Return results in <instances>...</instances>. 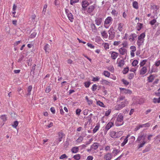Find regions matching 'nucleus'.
<instances>
[{
    "instance_id": "obj_29",
    "label": "nucleus",
    "mask_w": 160,
    "mask_h": 160,
    "mask_svg": "<svg viewBox=\"0 0 160 160\" xmlns=\"http://www.w3.org/2000/svg\"><path fill=\"white\" fill-rule=\"evenodd\" d=\"M118 29L120 32L122 31V27L123 24L122 23H119L118 25Z\"/></svg>"
},
{
    "instance_id": "obj_37",
    "label": "nucleus",
    "mask_w": 160,
    "mask_h": 160,
    "mask_svg": "<svg viewBox=\"0 0 160 160\" xmlns=\"http://www.w3.org/2000/svg\"><path fill=\"white\" fill-rule=\"evenodd\" d=\"M133 6L134 8L138 9V2L136 1H134L133 2Z\"/></svg>"
},
{
    "instance_id": "obj_57",
    "label": "nucleus",
    "mask_w": 160,
    "mask_h": 160,
    "mask_svg": "<svg viewBox=\"0 0 160 160\" xmlns=\"http://www.w3.org/2000/svg\"><path fill=\"white\" fill-rule=\"evenodd\" d=\"M81 110L80 109H77L76 110V114L77 115H79L80 114V112H81Z\"/></svg>"
},
{
    "instance_id": "obj_47",
    "label": "nucleus",
    "mask_w": 160,
    "mask_h": 160,
    "mask_svg": "<svg viewBox=\"0 0 160 160\" xmlns=\"http://www.w3.org/2000/svg\"><path fill=\"white\" fill-rule=\"evenodd\" d=\"M134 77V74L133 73H129L128 75V78L130 79H131Z\"/></svg>"
},
{
    "instance_id": "obj_6",
    "label": "nucleus",
    "mask_w": 160,
    "mask_h": 160,
    "mask_svg": "<svg viewBox=\"0 0 160 160\" xmlns=\"http://www.w3.org/2000/svg\"><path fill=\"white\" fill-rule=\"evenodd\" d=\"M119 51L120 54L122 55H124L127 53V50L123 47H122L119 48Z\"/></svg>"
},
{
    "instance_id": "obj_28",
    "label": "nucleus",
    "mask_w": 160,
    "mask_h": 160,
    "mask_svg": "<svg viewBox=\"0 0 160 160\" xmlns=\"http://www.w3.org/2000/svg\"><path fill=\"white\" fill-rule=\"evenodd\" d=\"M62 141V139H61V138H58L56 139L55 140V141L53 143V144L54 145H55L56 144H58L59 142H61Z\"/></svg>"
},
{
    "instance_id": "obj_45",
    "label": "nucleus",
    "mask_w": 160,
    "mask_h": 160,
    "mask_svg": "<svg viewBox=\"0 0 160 160\" xmlns=\"http://www.w3.org/2000/svg\"><path fill=\"white\" fill-rule=\"evenodd\" d=\"M138 63V61L136 60H134L132 63V65L133 66H136Z\"/></svg>"
},
{
    "instance_id": "obj_31",
    "label": "nucleus",
    "mask_w": 160,
    "mask_h": 160,
    "mask_svg": "<svg viewBox=\"0 0 160 160\" xmlns=\"http://www.w3.org/2000/svg\"><path fill=\"white\" fill-rule=\"evenodd\" d=\"M91 84V82L89 81L88 82H85L84 83V86L86 88H88Z\"/></svg>"
},
{
    "instance_id": "obj_41",
    "label": "nucleus",
    "mask_w": 160,
    "mask_h": 160,
    "mask_svg": "<svg viewBox=\"0 0 160 160\" xmlns=\"http://www.w3.org/2000/svg\"><path fill=\"white\" fill-rule=\"evenodd\" d=\"M92 114L91 113L87 117V118L88 119V120L89 122H92Z\"/></svg>"
},
{
    "instance_id": "obj_34",
    "label": "nucleus",
    "mask_w": 160,
    "mask_h": 160,
    "mask_svg": "<svg viewBox=\"0 0 160 160\" xmlns=\"http://www.w3.org/2000/svg\"><path fill=\"white\" fill-rule=\"evenodd\" d=\"M103 74L106 77H109L110 76V73L108 71H104L103 72Z\"/></svg>"
},
{
    "instance_id": "obj_36",
    "label": "nucleus",
    "mask_w": 160,
    "mask_h": 160,
    "mask_svg": "<svg viewBox=\"0 0 160 160\" xmlns=\"http://www.w3.org/2000/svg\"><path fill=\"white\" fill-rule=\"evenodd\" d=\"M122 90H124V93H125L126 94H130L132 93V92L130 90H126L124 88H122Z\"/></svg>"
},
{
    "instance_id": "obj_59",
    "label": "nucleus",
    "mask_w": 160,
    "mask_h": 160,
    "mask_svg": "<svg viewBox=\"0 0 160 160\" xmlns=\"http://www.w3.org/2000/svg\"><path fill=\"white\" fill-rule=\"evenodd\" d=\"M137 34H135V33L132 34V35L131 36H132V40H134L135 38L137 37Z\"/></svg>"
},
{
    "instance_id": "obj_21",
    "label": "nucleus",
    "mask_w": 160,
    "mask_h": 160,
    "mask_svg": "<svg viewBox=\"0 0 160 160\" xmlns=\"http://www.w3.org/2000/svg\"><path fill=\"white\" fill-rule=\"evenodd\" d=\"M7 117L6 115H2L0 116V118L3 121L5 122L7 120Z\"/></svg>"
},
{
    "instance_id": "obj_30",
    "label": "nucleus",
    "mask_w": 160,
    "mask_h": 160,
    "mask_svg": "<svg viewBox=\"0 0 160 160\" xmlns=\"http://www.w3.org/2000/svg\"><path fill=\"white\" fill-rule=\"evenodd\" d=\"M153 102L154 103H156L157 102L158 103H160V98H154L153 100Z\"/></svg>"
},
{
    "instance_id": "obj_60",
    "label": "nucleus",
    "mask_w": 160,
    "mask_h": 160,
    "mask_svg": "<svg viewBox=\"0 0 160 160\" xmlns=\"http://www.w3.org/2000/svg\"><path fill=\"white\" fill-rule=\"evenodd\" d=\"M36 35V32H34L32 33L31 34V35L30 36V37L31 38H33L35 37Z\"/></svg>"
},
{
    "instance_id": "obj_11",
    "label": "nucleus",
    "mask_w": 160,
    "mask_h": 160,
    "mask_svg": "<svg viewBox=\"0 0 160 160\" xmlns=\"http://www.w3.org/2000/svg\"><path fill=\"white\" fill-rule=\"evenodd\" d=\"M102 21V18H96L95 20V23L97 25L99 26L101 24Z\"/></svg>"
},
{
    "instance_id": "obj_53",
    "label": "nucleus",
    "mask_w": 160,
    "mask_h": 160,
    "mask_svg": "<svg viewBox=\"0 0 160 160\" xmlns=\"http://www.w3.org/2000/svg\"><path fill=\"white\" fill-rule=\"evenodd\" d=\"M122 81L123 83L125 85H128L129 84V82L124 79H122Z\"/></svg>"
},
{
    "instance_id": "obj_25",
    "label": "nucleus",
    "mask_w": 160,
    "mask_h": 160,
    "mask_svg": "<svg viewBox=\"0 0 160 160\" xmlns=\"http://www.w3.org/2000/svg\"><path fill=\"white\" fill-rule=\"evenodd\" d=\"M150 126V123L149 122H148L144 124L141 125V128H148Z\"/></svg>"
},
{
    "instance_id": "obj_56",
    "label": "nucleus",
    "mask_w": 160,
    "mask_h": 160,
    "mask_svg": "<svg viewBox=\"0 0 160 160\" xmlns=\"http://www.w3.org/2000/svg\"><path fill=\"white\" fill-rule=\"evenodd\" d=\"M111 109H109L107 111L105 114V115L106 116H108L110 113L111 112Z\"/></svg>"
},
{
    "instance_id": "obj_49",
    "label": "nucleus",
    "mask_w": 160,
    "mask_h": 160,
    "mask_svg": "<svg viewBox=\"0 0 160 160\" xmlns=\"http://www.w3.org/2000/svg\"><path fill=\"white\" fill-rule=\"evenodd\" d=\"M68 158V156H67L66 154H63L60 157V159H64L65 158Z\"/></svg>"
},
{
    "instance_id": "obj_2",
    "label": "nucleus",
    "mask_w": 160,
    "mask_h": 160,
    "mask_svg": "<svg viewBox=\"0 0 160 160\" xmlns=\"http://www.w3.org/2000/svg\"><path fill=\"white\" fill-rule=\"evenodd\" d=\"M128 104V101L124 100L123 102H121L120 104H118L116 106L115 109L116 110H119L125 107Z\"/></svg>"
},
{
    "instance_id": "obj_42",
    "label": "nucleus",
    "mask_w": 160,
    "mask_h": 160,
    "mask_svg": "<svg viewBox=\"0 0 160 160\" xmlns=\"http://www.w3.org/2000/svg\"><path fill=\"white\" fill-rule=\"evenodd\" d=\"M124 99H125L124 96H121L118 98L117 101V102H120L121 101H122L124 100H125Z\"/></svg>"
},
{
    "instance_id": "obj_17",
    "label": "nucleus",
    "mask_w": 160,
    "mask_h": 160,
    "mask_svg": "<svg viewBox=\"0 0 160 160\" xmlns=\"http://www.w3.org/2000/svg\"><path fill=\"white\" fill-rule=\"evenodd\" d=\"M68 19L70 20L71 22H72L73 21V20L74 19V16L72 15V14L71 12L70 13H69V14L67 15Z\"/></svg>"
},
{
    "instance_id": "obj_54",
    "label": "nucleus",
    "mask_w": 160,
    "mask_h": 160,
    "mask_svg": "<svg viewBox=\"0 0 160 160\" xmlns=\"http://www.w3.org/2000/svg\"><path fill=\"white\" fill-rule=\"evenodd\" d=\"M156 22V20L155 19H153V20H151L150 22V23L151 25H153L155 24V23Z\"/></svg>"
},
{
    "instance_id": "obj_35",
    "label": "nucleus",
    "mask_w": 160,
    "mask_h": 160,
    "mask_svg": "<svg viewBox=\"0 0 160 160\" xmlns=\"http://www.w3.org/2000/svg\"><path fill=\"white\" fill-rule=\"evenodd\" d=\"M129 71V68L128 67L124 68L122 71V72L123 74H126Z\"/></svg>"
},
{
    "instance_id": "obj_10",
    "label": "nucleus",
    "mask_w": 160,
    "mask_h": 160,
    "mask_svg": "<svg viewBox=\"0 0 160 160\" xmlns=\"http://www.w3.org/2000/svg\"><path fill=\"white\" fill-rule=\"evenodd\" d=\"M44 49L45 51L46 54L48 53L50 51V46L48 44H46L44 47Z\"/></svg>"
},
{
    "instance_id": "obj_20",
    "label": "nucleus",
    "mask_w": 160,
    "mask_h": 160,
    "mask_svg": "<svg viewBox=\"0 0 160 160\" xmlns=\"http://www.w3.org/2000/svg\"><path fill=\"white\" fill-rule=\"evenodd\" d=\"M155 78L153 75H151L148 78V81L149 82H152Z\"/></svg>"
},
{
    "instance_id": "obj_27",
    "label": "nucleus",
    "mask_w": 160,
    "mask_h": 160,
    "mask_svg": "<svg viewBox=\"0 0 160 160\" xmlns=\"http://www.w3.org/2000/svg\"><path fill=\"white\" fill-rule=\"evenodd\" d=\"M128 136H127L125 138L123 142L121 143V146L122 147L123 146L128 142Z\"/></svg>"
},
{
    "instance_id": "obj_24",
    "label": "nucleus",
    "mask_w": 160,
    "mask_h": 160,
    "mask_svg": "<svg viewBox=\"0 0 160 160\" xmlns=\"http://www.w3.org/2000/svg\"><path fill=\"white\" fill-rule=\"evenodd\" d=\"M101 82L102 84L105 85H109L110 83V82L105 79H102L101 81Z\"/></svg>"
},
{
    "instance_id": "obj_1",
    "label": "nucleus",
    "mask_w": 160,
    "mask_h": 160,
    "mask_svg": "<svg viewBox=\"0 0 160 160\" xmlns=\"http://www.w3.org/2000/svg\"><path fill=\"white\" fill-rule=\"evenodd\" d=\"M123 120V116L121 113H119L117 118V122L116 121L115 124L116 126H120L123 124V122H122Z\"/></svg>"
},
{
    "instance_id": "obj_13",
    "label": "nucleus",
    "mask_w": 160,
    "mask_h": 160,
    "mask_svg": "<svg viewBox=\"0 0 160 160\" xmlns=\"http://www.w3.org/2000/svg\"><path fill=\"white\" fill-rule=\"evenodd\" d=\"M32 89V87L31 85L28 86V93L26 95V97H27L28 96L30 95L31 94V92Z\"/></svg>"
},
{
    "instance_id": "obj_48",
    "label": "nucleus",
    "mask_w": 160,
    "mask_h": 160,
    "mask_svg": "<svg viewBox=\"0 0 160 160\" xmlns=\"http://www.w3.org/2000/svg\"><path fill=\"white\" fill-rule=\"evenodd\" d=\"M111 13L115 16H117L118 12L115 10H113L112 11Z\"/></svg>"
},
{
    "instance_id": "obj_38",
    "label": "nucleus",
    "mask_w": 160,
    "mask_h": 160,
    "mask_svg": "<svg viewBox=\"0 0 160 160\" xmlns=\"http://www.w3.org/2000/svg\"><path fill=\"white\" fill-rule=\"evenodd\" d=\"M58 135L59 138H61V139H62L63 137L65 136V134L63 132H59L58 133Z\"/></svg>"
},
{
    "instance_id": "obj_58",
    "label": "nucleus",
    "mask_w": 160,
    "mask_h": 160,
    "mask_svg": "<svg viewBox=\"0 0 160 160\" xmlns=\"http://www.w3.org/2000/svg\"><path fill=\"white\" fill-rule=\"evenodd\" d=\"M99 79V78L98 77H93L92 81H98Z\"/></svg>"
},
{
    "instance_id": "obj_23",
    "label": "nucleus",
    "mask_w": 160,
    "mask_h": 160,
    "mask_svg": "<svg viewBox=\"0 0 160 160\" xmlns=\"http://www.w3.org/2000/svg\"><path fill=\"white\" fill-rule=\"evenodd\" d=\"M124 64V61L123 60H121L118 63V66L120 67H122Z\"/></svg>"
},
{
    "instance_id": "obj_44",
    "label": "nucleus",
    "mask_w": 160,
    "mask_h": 160,
    "mask_svg": "<svg viewBox=\"0 0 160 160\" xmlns=\"http://www.w3.org/2000/svg\"><path fill=\"white\" fill-rule=\"evenodd\" d=\"M120 152V150L118 149H114L113 150L112 152L114 153L115 156L117 155V154Z\"/></svg>"
},
{
    "instance_id": "obj_18",
    "label": "nucleus",
    "mask_w": 160,
    "mask_h": 160,
    "mask_svg": "<svg viewBox=\"0 0 160 160\" xmlns=\"http://www.w3.org/2000/svg\"><path fill=\"white\" fill-rule=\"evenodd\" d=\"M112 157V156L111 154L108 153L105 155L104 158L106 160H110Z\"/></svg>"
},
{
    "instance_id": "obj_46",
    "label": "nucleus",
    "mask_w": 160,
    "mask_h": 160,
    "mask_svg": "<svg viewBox=\"0 0 160 160\" xmlns=\"http://www.w3.org/2000/svg\"><path fill=\"white\" fill-rule=\"evenodd\" d=\"M51 87L50 86H48L46 88L45 92L47 93L49 92L51 90Z\"/></svg>"
},
{
    "instance_id": "obj_40",
    "label": "nucleus",
    "mask_w": 160,
    "mask_h": 160,
    "mask_svg": "<svg viewBox=\"0 0 160 160\" xmlns=\"http://www.w3.org/2000/svg\"><path fill=\"white\" fill-rule=\"evenodd\" d=\"M18 124V122L17 121H15L14 122L13 124L12 125V126L14 128H16Z\"/></svg>"
},
{
    "instance_id": "obj_32",
    "label": "nucleus",
    "mask_w": 160,
    "mask_h": 160,
    "mask_svg": "<svg viewBox=\"0 0 160 160\" xmlns=\"http://www.w3.org/2000/svg\"><path fill=\"white\" fill-rule=\"evenodd\" d=\"M91 28L95 32L97 31V28L96 27L94 23H92L91 24Z\"/></svg>"
},
{
    "instance_id": "obj_9",
    "label": "nucleus",
    "mask_w": 160,
    "mask_h": 160,
    "mask_svg": "<svg viewBox=\"0 0 160 160\" xmlns=\"http://www.w3.org/2000/svg\"><path fill=\"white\" fill-rule=\"evenodd\" d=\"M95 5L90 6L88 8L87 12L90 13L92 12L95 8Z\"/></svg>"
},
{
    "instance_id": "obj_4",
    "label": "nucleus",
    "mask_w": 160,
    "mask_h": 160,
    "mask_svg": "<svg viewBox=\"0 0 160 160\" xmlns=\"http://www.w3.org/2000/svg\"><path fill=\"white\" fill-rule=\"evenodd\" d=\"M122 132V131H119V132H116L115 131H112L110 133V136L113 138H119L120 137V135H118L119 133Z\"/></svg>"
},
{
    "instance_id": "obj_15",
    "label": "nucleus",
    "mask_w": 160,
    "mask_h": 160,
    "mask_svg": "<svg viewBox=\"0 0 160 160\" xmlns=\"http://www.w3.org/2000/svg\"><path fill=\"white\" fill-rule=\"evenodd\" d=\"M99 146V144L97 142L94 143L91 146V148L94 150H96Z\"/></svg>"
},
{
    "instance_id": "obj_3",
    "label": "nucleus",
    "mask_w": 160,
    "mask_h": 160,
    "mask_svg": "<svg viewBox=\"0 0 160 160\" xmlns=\"http://www.w3.org/2000/svg\"><path fill=\"white\" fill-rule=\"evenodd\" d=\"M108 32L109 34V39H112L115 37V32L114 31V29L113 27L111 28L108 31Z\"/></svg>"
},
{
    "instance_id": "obj_50",
    "label": "nucleus",
    "mask_w": 160,
    "mask_h": 160,
    "mask_svg": "<svg viewBox=\"0 0 160 160\" xmlns=\"http://www.w3.org/2000/svg\"><path fill=\"white\" fill-rule=\"evenodd\" d=\"M83 139V138L82 136L80 137L76 140V142H82Z\"/></svg>"
},
{
    "instance_id": "obj_12",
    "label": "nucleus",
    "mask_w": 160,
    "mask_h": 160,
    "mask_svg": "<svg viewBox=\"0 0 160 160\" xmlns=\"http://www.w3.org/2000/svg\"><path fill=\"white\" fill-rule=\"evenodd\" d=\"M113 125V123L112 122H109L106 126V130H107L106 132L108 131L111 127Z\"/></svg>"
},
{
    "instance_id": "obj_14",
    "label": "nucleus",
    "mask_w": 160,
    "mask_h": 160,
    "mask_svg": "<svg viewBox=\"0 0 160 160\" xmlns=\"http://www.w3.org/2000/svg\"><path fill=\"white\" fill-rule=\"evenodd\" d=\"M137 20H138V22L137 23V26L136 27V28L137 30L138 31H140V23L139 22V18L136 17L135 19V21L136 22H137Z\"/></svg>"
},
{
    "instance_id": "obj_61",
    "label": "nucleus",
    "mask_w": 160,
    "mask_h": 160,
    "mask_svg": "<svg viewBox=\"0 0 160 160\" xmlns=\"http://www.w3.org/2000/svg\"><path fill=\"white\" fill-rule=\"evenodd\" d=\"M130 49H132L131 51H132V52H135L136 50V47L135 46H132L130 47Z\"/></svg>"
},
{
    "instance_id": "obj_7",
    "label": "nucleus",
    "mask_w": 160,
    "mask_h": 160,
    "mask_svg": "<svg viewBox=\"0 0 160 160\" xmlns=\"http://www.w3.org/2000/svg\"><path fill=\"white\" fill-rule=\"evenodd\" d=\"M143 140L142 142L141 143V147H142L147 142V137L146 136H144L141 137V140Z\"/></svg>"
},
{
    "instance_id": "obj_55",
    "label": "nucleus",
    "mask_w": 160,
    "mask_h": 160,
    "mask_svg": "<svg viewBox=\"0 0 160 160\" xmlns=\"http://www.w3.org/2000/svg\"><path fill=\"white\" fill-rule=\"evenodd\" d=\"M99 127L97 126H96L94 128L93 130V132L94 133L96 132L98 129Z\"/></svg>"
},
{
    "instance_id": "obj_39",
    "label": "nucleus",
    "mask_w": 160,
    "mask_h": 160,
    "mask_svg": "<svg viewBox=\"0 0 160 160\" xmlns=\"http://www.w3.org/2000/svg\"><path fill=\"white\" fill-rule=\"evenodd\" d=\"M97 105L100 106L101 107H105L103 103L102 102L100 101H97Z\"/></svg>"
},
{
    "instance_id": "obj_22",
    "label": "nucleus",
    "mask_w": 160,
    "mask_h": 160,
    "mask_svg": "<svg viewBox=\"0 0 160 160\" xmlns=\"http://www.w3.org/2000/svg\"><path fill=\"white\" fill-rule=\"evenodd\" d=\"M147 71V68L145 67H143L141 70V74H144Z\"/></svg>"
},
{
    "instance_id": "obj_63",
    "label": "nucleus",
    "mask_w": 160,
    "mask_h": 160,
    "mask_svg": "<svg viewBox=\"0 0 160 160\" xmlns=\"http://www.w3.org/2000/svg\"><path fill=\"white\" fill-rule=\"evenodd\" d=\"M50 111L51 112H52V113L53 114H55V108L54 107H52L50 108Z\"/></svg>"
},
{
    "instance_id": "obj_5",
    "label": "nucleus",
    "mask_w": 160,
    "mask_h": 160,
    "mask_svg": "<svg viewBox=\"0 0 160 160\" xmlns=\"http://www.w3.org/2000/svg\"><path fill=\"white\" fill-rule=\"evenodd\" d=\"M112 19L110 17H108L105 20L104 23V26L106 28H108V27L106 26V25L110 24L112 23Z\"/></svg>"
},
{
    "instance_id": "obj_19",
    "label": "nucleus",
    "mask_w": 160,
    "mask_h": 160,
    "mask_svg": "<svg viewBox=\"0 0 160 160\" xmlns=\"http://www.w3.org/2000/svg\"><path fill=\"white\" fill-rule=\"evenodd\" d=\"M78 150L79 148L78 147H74L71 149V151L72 153H76L78 152Z\"/></svg>"
},
{
    "instance_id": "obj_26",
    "label": "nucleus",
    "mask_w": 160,
    "mask_h": 160,
    "mask_svg": "<svg viewBox=\"0 0 160 160\" xmlns=\"http://www.w3.org/2000/svg\"><path fill=\"white\" fill-rule=\"evenodd\" d=\"M102 36L105 38H107L108 37V35L105 31H103L101 32Z\"/></svg>"
},
{
    "instance_id": "obj_52",
    "label": "nucleus",
    "mask_w": 160,
    "mask_h": 160,
    "mask_svg": "<svg viewBox=\"0 0 160 160\" xmlns=\"http://www.w3.org/2000/svg\"><path fill=\"white\" fill-rule=\"evenodd\" d=\"M155 65L157 67H159L160 65V60L156 61L155 63Z\"/></svg>"
},
{
    "instance_id": "obj_8",
    "label": "nucleus",
    "mask_w": 160,
    "mask_h": 160,
    "mask_svg": "<svg viewBox=\"0 0 160 160\" xmlns=\"http://www.w3.org/2000/svg\"><path fill=\"white\" fill-rule=\"evenodd\" d=\"M89 4V2L87 0H84L82 1V7L84 9H85Z\"/></svg>"
},
{
    "instance_id": "obj_51",
    "label": "nucleus",
    "mask_w": 160,
    "mask_h": 160,
    "mask_svg": "<svg viewBox=\"0 0 160 160\" xmlns=\"http://www.w3.org/2000/svg\"><path fill=\"white\" fill-rule=\"evenodd\" d=\"M79 0H70V4L72 5L73 4L77 2Z\"/></svg>"
},
{
    "instance_id": "obj_62",
    "label": "nucleus",
    "mask_w": 160,
    "mask_h": 160,
    "mask_svg": "<svg viewBox=\"0 0 160 160\" xmlns=\"http://www.w3.org/2000/svg\"><path fill=\"white\" fill-rule=\"evenodd\" d=\"M20 57L18 60V62H21L22 60H23V58H24V56L23 55H21Z\"/></svg>"
},
{
    "instance_id": "obj_33",
    "label": "nucleus",
    "mask_w": 160,
    "mask_h": 160,
    "mask_svg": "<svg viewBox=\"0 0 160 160\" xmlns=\"http://www.w3.org/2000/svg\"><path fill=\"white\" fill-rule=\"evenodd\" d=\"M73 158L76 160H79L80 158V155L79 154L73 156Z\"/></svg>"
},
{
    "instance_id": "obj_43",
    "label": "nucleus",
    "mask_w": 160,
    "mask_h": 160,
    "mask_svg": "<svg viewBox=\"0 0 160 160\" xmlns=\"http://www.w3.org/2000/svg\"><path fill=\"white\" fill-rule=\"evenodd\" d=\"M97 85L96 84H94L92 86V89L93 91H95L97 89Z\"/></svg>"
},
{
    "instance_id": "obj_16",
    "label": "nucleus",
    "mask_w": 160,
    "mask_h": 160,
    "mask_svg": "<svg viewBox=\"0 0 160 160\" xmlns=\"http://www.w3.org/2000/svg\"><path fill=\"white\" fill-rule=\"evenodd\" d=\"M118 53L114 52H112L111 53V57L113 59H115L118 57Z\"/></svg>"
},
{
    "instance_id": "obj_64",
    "label": "nucleus",
    "mask_w": 160,
    "mask_h": 160,
    "mask_svg": "<svg viewBox=\"0 0 160 160\" xmlns=\"http://www.w3.org/2000/svg\"><path fill=\"white\" fill-rule=\"evenodd\" d=\"M87 45L88 47H90L91 48H94L95 47V46L94 45H93L92 44L89 43H88L87 44Z\"/></svg>"
}]
</instances>
